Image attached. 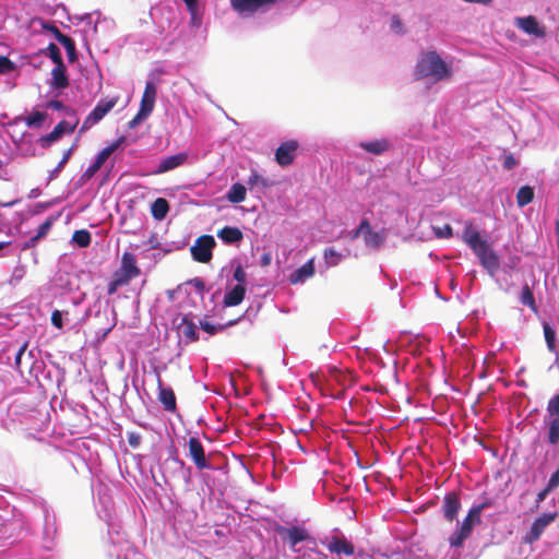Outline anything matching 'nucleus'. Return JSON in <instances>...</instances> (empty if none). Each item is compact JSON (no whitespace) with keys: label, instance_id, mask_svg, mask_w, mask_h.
<instances>
[{"label":"nucleus","instance_id":"nucleus-53","mask_svg":"<svg viewBox=\"0 0 559 559\" xmlns=\"http://www.w3.org/2000/svg\"><path fill=\"white\" fill-rule=\"evenodd\" d=\"M544 416L559 419V392L548 400Z\"/></svg>","mask_w":559,"mask_h":559},{"label":"nucleus","instance_id":"nucleus-3","mask_svg":"<svg viewBox=\"0 0 559 559\" xmlns=\"http://www.w3.org/2000/svg\"><path fill=\"white\" fill-rule=\"evenodd\" d=\"M186 447L188 448L187 456L193 462L195 468L200 472L213 471L224 476L229 473V462L225 455L214 452H206L202 443L199 432L190 435Z\"/></svg>","mask_w":559,"mask_h":559},{"label":"nucleus","instance_id":"nucleus-15","mask_svg":"<svg viewBox=\"0 0 559 559\" xmlns=\"http://www.w3.org/2000/svg\"><path fill=\"white\" fill-rule=\"evenodd\" d=\"M514 25L523 33L536 38L546 36V27L535 15L515 16Z\"/></svg>","mask_w":559,"mask_h":559},{"label":"nucleus","instance_id":"nucleus-29","mask_svg":"<svg viewBox=\"0 0 559 559\" xmlns=\"http://www.w3.org/2000/svg\"><path fill=\"white\" fill-rule=\"evenodd\" d=\"M248 189L253 192H264L265 190L272 188L274 182L263 177L257 169L251 168L250 176L247 180Z\"/></svg>","mask_w":559,"mask_h":559},{"label":"nucleus","instance_id":"nucleus-55","mask_svg":"<svg viewBox=\"0 0 559 559\" xmlns=\"http://www.w3.org/2000/svg\"><path fill=\"white\" fill-rule=\"evenodd\" d=\"M60 139V134L57 132V130L52 129L50 132L40 135L37 142L43 148H48Z\"/></svg>","mask_w":559,"mask_h":559},{"label":"nucleus","instance_id":"nucleus-54","mask_svg":"<svg viewBox=\"0 0 559 559\" xmlns=\"http://www.w3.org/2000/svg\"><path fill=\"white\" fill-rule=\"evenodd\" d=\"M133 142H134V140L130 141L128 135L122 134V135L118 136L116 140H114L110 144L105 146L104 148H108L109 154H111L114 151L122 152L124 150V147H127L128 145H130Z\"/></svg>","mask_w":559,"mask_h":559},{"label":"nucleus","instance_id":"nucleus-16","mask_svg":"<svg viewBox=\"0 0 559 559\" xmlns=\"http://www.w3.org/2000/svg\"><path fill=\"white\" fill-rule=\"evenodd\" d=\"M357 147L372 156H382L393 147V143L389 138L382 136L359 141Z\"/></svg>","mask_w":559,"mask_h":559},{"label":"nucleus","instance_id":"nucleus-42","mask_svg":"<svg viewBox=\"0 0 559 559\" xmlns=\"http://www.w3.org/2000/svg\"><path fill=\"white\" fill-rule=\"evenodd\" d=\"M104 312H105L106 316L108 313H110L112 316V318H111V321H110L108 326L99 328V329L96 330L95 335H96L97 341H105L106 337L108 336V334L111 332V330L117 324V312L115 310V307H109L108 301L106 302V309H105Z\"/></svg>","mask_w":559,"mask_h":559},{"label":"nucleus","instance_id":"nucleus-11","mask_svg":"<svg viewBox=\"0 0 559 559\" xmlns=\"http://www.w3.org/2000/svg\"><path fill=\"white\" fill-rule=\"evenodd\" d=\"M118 97L100 98L90 114L85 117L81 127V132L88 130L93 126L99 123L107 114H109L116 106Z\"/></svg>","mask_w":559,"mask_h":559},{"label":"nucleus","instance_id":"nucleus-38","mask_svg":"<svg viewBox=\"0 0 559 559\" xmlns=\"http://www.w3.org/2000/svg\"><path fill=\"white\" fill-rule=\"evenodd\" d=\"M535 198V188L531 185H523L516 191V204L520 209L528 205Z\"/></svg>","mask_w":559,"mask_h":559},{"label":"nucleus","instance_id":"nucleus-46","mask_svg":"<svg viewBox=\"0 0 559 559\" xmlns=\"http://www.w3.org/2000/svg\"><path fill=\"white\" fill-rule=\"evenodd\" d=\"M60 216H61V212L47 216L45 218V221L43 223H40L38 225V227L36 228L35 235L40 240L44 239L48 235V233L52 228L53 224L59 219Z\"/></svg>","mask_w":559,"mask_h":559},{"label":"nucleus","instance_id":"nucleus-9","mask_svg":"<svg viewBox=\"0 0 559 559\" xmlns=\"http://www.w3.org/2000/svg\"><path fill=\"white\" fill-rule=\"evenodd\" d=\"M331 554L337 556L350 557L355 555V545L345 534L337 527L333 528L331 534L321 539Z\"/></svg>","mask_w":559,"mask_h":559},{"label":"nucleus","instance_id":"nucleus-58","mask_svg":"<svg viewBox=\"0 0 559 559\" xmlns=\"http://www.w3.org/2000/svg\"><path fill=\"white\" fill-rule=\"evenodd\" d=\"M390 29L392 33H394L399 36H403L407 33V29H406L402 19L397 14H393L391 16Z\"/></svg>","mask_w":559,"mask_h":559},{"label":"nucleus","instance_id":"nucleus-27","mask_svg":"<svg viewBox=\"0 0 559 559\" xmlns=\"http://www.w3.org/2000/svg\"><path fill=\"white\" fill-rule=\"evenodd\" d=\"M480 265L487 271L490 277L495 278L500 269V258L498 253L490 247L486 251L476 255Z\"/></svg>","mask_w":559,"mask_h":559},{"label":"nucleus","instance_id":"nucleus-31","mask_svg":"<svg viewBox=\"0 0 559 559\" xmlns=\"http://www.w3.org/2000/svg\"><path fill=\"white\" fill-rule=\"evenodd\" d=\"M181 333L189 343L199 340V323H195L191 313L183 314L180 322Z\"/></svg>","mask_w":559,"mask_h":559},{"label":"nucleus","instance_id":"nucleus-51","mask_svg":"<svg viewBox=\"0 0 559 559\" xmlns=\"http://www.w3.org/2000/svg\"><path fill=\"white\" fill-rule=\"evenodd\" d=\"M370 230V221L367 217H362L359 224L349 231V239L356 240L360 236L365 237L366 231Z\"/></svg>","mask_w":559,"mask_h":559},{"label":"nucleus","instance_id":"nucleus-30","mask_svg":"<svg viewBox=\"0 0 559 559\" xmlns=\"http://www.w3.org/2000/svg\"><path fill=\"white\" fill-rule=\"evenodd\" d=\"M27 28L32 33H46L51 34L53 38L56 39V34L61 33L59 28L55 25L53 21L46 20L39 16H35L29 20Z\"/></svg>","mask_w":559,"mask_h":559},{"label":"nucleus","instance_id":"nucleus-37","mask_svg":"<svg viewBox=\"0 0 559 559\" xmlns=\"http://www.w3.org/2000/svg\"><path fill=\"white\" fill-rule=\"evenodd\" d=\"M385 239H386V234L383 229L374 231V230H372L371 226H370V230L366 231L365 237H364L365 245L368 248H371L374 250H379L383 246Z\"/></svg>","mask_w":559,"mask_h":559},{"label":"nucleus","instance_id":"nucleus-35","mask_svg":"<svg viewBox=\"0 0 559 559\" xmlns=\"http://www.w3.org/2000/svg\"><path fill=\"white\" fill-rule=\"evenodd\" d=\"M247 188L240 181L234 182L225 194V199L231 204H239L246 200Z\"/></svg>","mask_w":559,"mask_h":559},{"label":"nucleus","instance_id":"nucleus-20","mask_svg":"<svg viewBox=\"0 0 559 559\" xmlns=\"http://www.w3.org/2000/svg\"><path fill=\"white\" fill-rule=\"evenodd\" d=\"M97 513L100 520L112 521L118 518L117 508L108 492H98Z\"/></svg>","mask_w":559,"mask_h":559},{"label":"nucleus","instance_id":"nucleus-60","mask_svg":"<svg viewBox=\"0 0 559 559\" xmlns=\"http://www.w3.org/2000/svg\"><path fill=\"white\" fill-rule=\"evenodd\" d=\"M500 162L502 168L508 171L514 169L520 164V160L514 156L513 153L506 152L500 156Z\"/></svg>","mask_w":559,"mask_h":559},{"label":"nucleus","instance_id":"nucleus-12","mask_svg":"<svg viewBox=\"0 0 559 559\" xmlns=\"http://www.w3.org/2000/svg\"><path fill=\"white\" fill-rule=\"evenodd\" d=\"M215 246L216 240L214 236L206 234L199 236L190 247L192 259L200 263H207L213 257Z\"/></svg>","mask_w":559,"mask_h":559},{"label":"nucleus","instance_id":"nucleus-4","mask_svg":"<svg viewBox=\"0 0 559 559\" xmlns=\"http://www.w3.org/2000/svg\"><path fill=\"white\" fill-rule=\"evenodd\" d=\"M491 507L490 500L473 504L462 521H457L454 531L448 537L450 548L459 550L465 545V542L472 536L473 531L481 523V512Z\"/></svg>","mask_w":559,"mask_h":559},{"label":"nucleus","instance_id":"nucleus-34","mask_svg":"<svg viewBox=\"0 0 559 559\" xmlns=\"http://www.w3.org/2000/svg\"><path fill=\"white\" fill-rule=\"evenodd\" d=\"M544 338L547 349L550 353H556L559 349V340L557 337V329L550 322H543Z\"/></svg>","mask_w":559,"mask_h":559},{"label":"nucleus","instance_id":"nucleus-48","mask_svg":"<svg viewBox=\"0 0 559 559\" xmlns=\"http://www.w3.org/2000/svg\"><path fill=\"white\" fill-rule=\"evenodd\" d=\"M38 53L48 57L55 66L64 63L60 48L53 43H50L46 48L40 49Z\"/></svg>","mask_w":559,"mask_h":559},{"label":"nucleus","instance_id":"nucleus-28","mask_svg":"<svg viewBox=\"0 0 559 559\" xmlns=\"http://www.w3.org/2000/svg\"><path fill=\"white\" fill-rule=\"evenodd\" d=\"M544 440L550 447L559 445V419L543 417Z\"/></svg>","mask_w":559,"mask_h":559},{"label":"nucleus","instance_id":"nucleus-40","mask_svg":"<svg viewBox=\"0 0 559 559\" xmlns=\"http://www.w3.org/2000/svg\"><path fill=\"white\" fill-rule=\"evenodd\" d=\"M44 108L45 109L56 110L58 112H62L66 116L71 117V118H75L76 117V110L73 107L68 106L64 103H62L61 100H59L58 97H53L51 99H48L44 104Z\"/></svg>","mask_w":559,"mask_h":559},{"label":"nucleus","instance_id":"nucleus-33","mask_svg":"<svg viewBox=\"0 0 559 559\" xmlns=\"http://www.w3.org/2000/svg\"><path fill=\"white\" fill-rule=\"evenodd\" d=\"M187 11L190 14V25L193 27H200L203 22V5L202 0H182Z\"/></svg>","mask_w":559,"mask_h":559},{"label":"nucleus","instance_id":"nucleus-25","mask_svg":"<svg viewBox=\"0 0 559 559\" xmlns=\"http://www.w3.org/2000/svg\"><path fill=\"white\" fill-rule=\"evenodd\" d=\"M247 264L245 263L243 259L240 257H234L229 261V269H230V283L236 282L235 285L246 286L248 287V275L246 272Z\"/></svg>","mask_w":559,"mask_h":559},{"label":"nucleus","instance_id":"nucleus-32","mask_svg":"<svg viewBox=\"0 0 559 559\" xmlns=\"http://www.w3.org/2000/svg\"><path fill=\"white\" fill-rule=\"evenodd\" d=\"M102 16V13L99 11L94 12H87L83 14H73L68 15V20L73 25H80L81 23H84L88 28H92L94 33L97 32V24L99 22V19Z\"/></svg>","mask_w":559,"mask_h":559},{"label":"nucleus","instance_id":"nucleus-52","mask_svg":"<svg viewBox=\"0 0 559 559\" xmlns=\"http://www.w3.org/2000/svg\"><path fill=\"white\" fill-rule=\"evenodd\" d=\"M79 119L75 117L74 121L61 120L55 127L53 130L60 134V138L64 134H72L78 126Z\"/></svg>","mask_w":559,"mask_h":559},{"label":"nucleus","instance_id":"nucleus-45","mask_svg":"<svg viewBox=\"0 0 559 559\" xmlns=\"http://www.w3.org/2000/svg\"><path fill=\"white\" fill-rule=\"evenodd\" d=\"M345 255L335 250L334 247H326L323 250V260L326 269L338 265Z\"/></svg>","mask_w":559,"mask_h":559},{"label":"nucleus","instance_id":"nucleus-39","mask_svg":"<svg viewBox=\"0 0 559 559\" xmlns=\"http://www.w3.org/2000/svg\"><path fill=\"white\" fill-rule=\"evenodd\" d=\"M75 150V144H72L67 151L63 152L62 158L57 164V166L51 169L48 174V177L46 179V185H49L52 180L57 179L60 175V173L66 167L67 163L71 158L73 152Z\"/></svg>","mask_w":559,"mask_h":559},{"label":"nucleus","instance_id":"nucleus-21","mask_svg":"<svg viewBox=\"0 0 559 559\" xmlns=\"http://www.w3.org/2000/svg\"><path fill=\"white\" fill-rule=\"evenodd\" d=\"M217 238L229 247L239 248L243 241L245 235L237 226L226 225L216 233Z\"/></svg>","mask_w":559,"mask_h":559},{"label":"nucleus","instance_id":"nucleus-47","mask_svg":"<svg viewBox=\"0 0 559 559\" xmlns=\"http://www.w3.org/2000/svg\"><path fill=\"white\" fill-rule=\"evenodd\" d=\"M519 298H520V302L522 305L528 307L534 312L538 311V307L535 301L534 293L527 284L523 285Z\"/></svg>","mask_w":559,"mask_h":559},{"label":"nucleus","instance_id":"nucleus-59","mask_svg":"<svg viewBox=\"0 0 559 559\" xmlns=\"http://www.w3.org/2000/svg\"><path fill=\"white\" fill-rule=\"evenodd\" d=\"M152 114L139 108L138 112L134 117L128 122L127 127L129 130H133L140 124H142Z\"/></svg>","mask_w":559,"mask_h":559},{"label":"nucleus","instance_id":"nucleus-22","mask_svg":"<svg viewBox=\"0 0 559 559\" xmlns=\"http://www.w3.org/2000/svg\"><path fill=\"white\" fill-rule=\"evenodd\" d=\"M247 314L248 310L238 318L229 320L226 323H213L210 322L206 318H203L199 320V326L203 333L207 334V336H213L217 333L224 332L227 328L238 324L239 321H241Z\"/></svg>","mask_w":559,"mask_h":559},{"label":"nucleus","instance_id":"nucleus-50","mask_svg":"<svg viewBox=\"0 0 559 559\" xmlns=\"http://www.w3.org/2000/svg\"><path fill=\"white\" fill-rule=\"evenodd\" d=\"M544 531H545V527L542 524H539V522L534 520L533 523L531 524L530 528L525 533L523 540L525 543L533 544L540 538Z\"/></svg>","mask_w":559,"mask_h":559},{"label":"nucleus","instance_id":"nucleus-61","mask_svg":"<svg viewBox=\"0 0 559 559\" xmlns=\"http://www.w3.org/2000/svg\"><path fill=\"white\" fill-rule=\"evenodd\" d=\"M432 231L438 239H450L453 237V228L450 224L443 226H432Z\"/></svg>","mask_w":559,"mask_h":559},{"label":"nucleus","instance_id":"nucleus-64","mask_svg":"<svg viewBox=\"0 0 559 559\" xmlns=\"http://www.w3.org/2000/svg\"><path fill=\"white\" fill-rule=\"evenodd\" d=\"M112 277L117 280L121 286H124L128 285L136 276L119 267L114 272Z\"/></svg>","mask_w":559,"mask_h":559},{"label":"nucleus","instance_id":"nucleus-14","mask_svg":"<svg viewBox=\"0 0 559 559\" xmlns=\"http://www.w3.org/2000/svg\"><path fill=\"white\" fill-rule=\"evenodd\" d=\"M47 84L55 97L62 95L63 91L70 86L69 73L64 63L52 68L51 78L47 80Z\"/></svg>","mask_w":559,"mask_h":559},{"label":"nucleus","instance_id":"nucleus-41","mask_svg":"<svg viewBox=\"0 0 559 559\" xmlns=\"http://www.w3.org/2000/svg\"><path fill=\"white\" fill-rule=\"evenodd\" d=\"M70 242L75 248L85 249L92 242V234L85 228L74 230Z\"/></svg>","mask_w":559,"mask_h":559},{"label":"nucleus","instance_id":"nucleus-62","mask_svg":"<svg viewBox=\"0 0 559 559\" xmlns=\"http://www.w3.org/2000/svg\"><path fill=\"white\" fill-rule=\"evenodd\" d=\"M46 359L49 361V365L51 367L50 369L53 370L55 372V378L58 379L59 381H64L67 374L66 369L61 367L60 364L52 360V355L50 353L46 354Z\"/></svg>","mask_w":559,"mask_h":559},{"label":"nucleus","instance_id":"nucleus-49","mask_svg":"<svg viewBox=\"0 0 559 559\" xmlns=\"http://www.w3.org/2000/svg\"><path fill=\"white\" fill-rule=\"evenodd\" d=\"M48 118L45 111L33 110L29 116L25 118V123L31 129H39L44 126Z\"/></svg>","mask_w":559,"mask_h":559},{"label":"nucleus","instance_id":"nucleus-6","mask_svg":"<svg viewBox=\"0 0 559 559\" xmlns=\"http://www.w3.org/2000/svg\"><path fill=\"white\" fill-rule=\"evenodd\" d=\"M162 469L164 481L167 485H170L167 479V473L169 472L173 474L174 478L181 480L186 486H190L192 483L193 469L178 456V451L175 447L169 451V456L163 463Z\"/></svg>","mask_w":559,"mask_h":559},{"label":"nucleus","instance_id":"nucleus-56","mask_svg":"<svg viewBox=\"0 0 559 559\" xmlns=\"http://www.w3.org/2000/svg\"><path fill=\"white\" fill-rule=\"evenodd\" d=\"M68 320V312L55 309L51 312L50 321L52 326L56 329L62 330L66 325V321Z\"/></svg>","mask_w":559,"mask_h":559},{"label":"nucleus","instance_id":"nucleus-63","mask_svg":"<svg viewBox=\"0 0 559 559\" xmlns=\"http://www.w3.org/2000/svg\"><path fill=\"white\" fill-rule=\"evenodd\" d=\"M16 70V64L8 56L0 55V74H8Z\"/></svg>","mask_w":559,"mask_h":559},{"label":"nucleus","instance_id":"nucleus-43","mask_svg":"<svg viewBox=\"0 0 559 559\" xmlns=\"http://www.w3.org/2000/svg\"><path fill=\"white\" fill-rule=\"evenodd\" d=\"M109 150L108 148H102L97 152V154L94 156V158L91 160V164L85 169L86 170V177L87 176H95V174L98 171V169L103 166L106 158L109 156Z\"/></svg>","mask_w":559,"mask_h":559},{"label":"nucleus","instance_id":"nucleus-19","mask_svg":"<svg viewBox=\"0 0 559 559\" xmlns=\"http://www.w3.org/2000/svg\"><path fill=\"white\" fill-rule=\"evenodd\" d=\"M298 146L295 140L281 143L275 150V162L282 167L290 165L296 157Z\"/></svg>","mask_w":559,"mask_h":559},{"label":"nucleus","instance_id":"nucleus-2","mask_svg":"<svg viewBox=\"0 0 559 559\" xmlns=\"http://www.w3.org/2000/svg\"><path fill=\"white\" fill-rule=\"evenodd\" d=\"M413 74L415 80L430 79L436 83L443 82L453 76V64L437 50L428 49L418 55Z\"/></svg>","mask_w":559,"mask_h":559},{"label":"nucleus","instance_id":"nucleus-44","mask_svg":"<svg viewBox=\"0 0 559 559\" xmlns=\"http://www.w3.org/2000/svg\"><path fill=\"white\" fill-rule=\"evenodd\" d=\"M119 267L133 274L134 276H139L141 272L136 264L135 255L129 251L123 252Z\"/></svg>","mask_w":559,"mask_h":559},{"label":"nucleus","instance_id":"nucleus-1","mask_svg":"<svg viewBox=\"0 0 559 559\" xmlns=\"http://www.w3.org/2000/svg\"><path fill=\"white\" fill-rule=\"evenodd\" d=\"M276 534L294 552L295 559H328V555L318 549V542L305 525H277Z\"/></svg>","mask_w":559,"mask_h":559},{"label":"nucleus","instance_id":"nucleus-26","mask_svg":"<svg viewBox=\"0 0 559 559\" xmlns=\"http://www.w3.org/2000/svg\"><path fill=\"white\" fill-rule=\"evenodd\" d=\"M158 401L163 405V408L171 414H177V399L176 394L170 385H165L160 379H158Z\"/></svg>","mask_w":559,"mask_h":559},{"label":"nucleus","instance_id":"nucleus-24","mask_svg":"<svg viewBox=\"0 0 559 559\" xmlns=\"http://www.w3.org/2000/svg\"><path fill=\"white\" fill-rule=\"evenodd\" d=\"M316 273L314 258L307 260L302 265L295 269L288 277L292 285L304 284L307 280L311 278Z\"/></svg>","mask_w":559,"mask_h":559},{"label":"nucleus","instance_id":"nucleus-23","mask_svg":"<svg viewBox=\"0 0 559 559\" xmlns=\"http://www.w3.org/2000/svg\"><path fill=\"white\" fill-rule=\"evenodd\" d=\"M247 289L248 287L246 286L227 284L222 301L223 308L240 305L246 298Z\"/></svg>","mask_w":559,"mask_h":559},{"label":"nucleus","instance_id":"nucleus-36","mask_svg":"<svg viewBox=\"0 0 559 559\" xmlns=\"http://www.w3.org/2000/svg\"><path fill=\"white\" fill-rule=\"evenodd\" d=\"M170 211V204L165 198H156L151 203V214L155 221H164Z\"/></svg>","mask_w":559,"mask_h":559},{"label":"nucleus","instance_id":"nucleus-13","mask_svg":"<svg viewBox=\"0 0 559 559\" xmlns=\"http://www.w3.org/2000/svg\"><path fill=\"white\" fill-rule=\"evenodd\" d=\"M190 152L181 151L176 154L163 156L159 158L155 168L151 171L152 175H162L175 170L189 163Z\"/></svg>","mask_w":559,"mask_h":559},{"label":"nucleus","instance_id":"nucleus-18","mask_svg":"<svg viewBox=\"0 0 559 559\" xmlns=\"http://www.w3.org/2000/svg\"><path fill=\"white\" fill-rule=\"evenodd\" d=\"M158 82H159L158 76H155L153 73H151L148 75L139 108L144 109L151 114L154 111L155 103H156V98H157Z\"/></svg>","mask_w":559,"mask_h":559},{"label":"nucleus","instance_id":"nucleus-5","mask_svg":"<svg viewBox=\"0 0 559 559\" xmlns=\"http://www.w3.org/2000/svg\"><path fill=\"white\" fill-rule=\"evenodd\" d=\"M40 546L46 551H52L57 546V520L53 509L46 502L40 503Z\"/></svg>","mask_w":559,"mask_h":559},{"label":"nucleus","instance_id":"nucleus-10","mask_svg":"<svg viewBox=\"0 0 559 559\" xmlns=\"http://www.w3.org/2000/svg\"><path fill=\"white\" fill-rule=\"evenodd\" d=\"M461 239L475 255L480 254L491 247L485 236L475 228L471 221L465 222Z\"/></svg>","mask_w":559,"mask_h":559},{"label":"nucleus","instance_id":"nucleus-7","mask_svg":"<svg viewBox=\"0 0 559 559\" xmlns=\"http://www.w3.org/2000/svg\"><path fill=\"white\" fill-rule=\"evenodd\" d=\"M107 525L108 543L111 546L109 555L115 556L117 559H121L122 555L127 557V551L131 549V545L124 537V533L121 532V524L119 516L112 521H105Z\"/></svg>","mask_w":559,"mask_h":559},{"label":"nucleus","instance_id":"nucleus-17","mask_svg":"<svg viewBox=\"0 0 559 559\" xmlns=\"http://www.w3.org/2000/svg\"><path fill=\"white\" fill-rule=\"evenodd\" d=\"M461 508V497L457 491H450L444 495L441 511L445 521L450 523L455 521L457 523V515Z\"/></svg>","mask_w":559,"mask_h":559},{"label":"nucleus","instance_id":"nucleus-8","mask_svg":"<svg viewBox=\"0 0 559 559\" xmlns=\"http://www.w3.org/2000/svg\"><path fill=\"white\" fill-rule=\"evenodd\" d=\"M231 9L241 17L249 19L273 10L280 0H229Z\"/></svg>","mask_w":559,"mask_h":559},{"label":"nucleus","instance_id":"nucleus-57","mask_svg":"<svg viewBox=\"0 0 559 559\" xmlns=\"http://www.w3.org/2000/svg\"><path fill=\"white\" fill-rule=\"evenodd\" d=\"M39 241H40V239L36 235H33L27 240H25V241H23L21 243H15L14 242V246H15L14 247V254L17 251H20V252H27L29 250H34Z\"/></svg>","mask_w":559,"mask_h":559}]
</instances>
